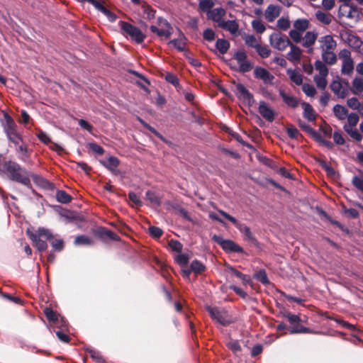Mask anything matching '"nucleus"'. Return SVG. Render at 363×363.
<instances>
[{"mask_svg":"<svg viewBox=\"0 0 363 363\" xmlns=\"http://www.w3.org/2000/svg\"><path fill=\"white\" fill-rule=\"evenodd\" d=\"M0 174H7L11 181L21 184L28 188L32 187L29 172L16 162L4 161L1 164Z\"/></svg>","mask_w":363,"mask_h":363,"instance_id":"nucleus-1","label":"nucleus"},{"mask_svg":"<svg viewBox=\"0 0 363 363\" xmlns=\"http://www.w3.org/2000/svg\"><path fill=\"white\" fill-rule=\"evenodd\" d=\"M26 235L32 241L33 245L39 252L45 251L48 247L47 241H50L53 239V235L51 231L45 228H38L35 233L28 229Z\"/></svg>","mask_w":363,"mask_h":363,"instance_id":"nucleus-2","label":"nucleus"},{"mask_svg":"<svg viewBox=\"0 0 363 363\" xmlns=\"http://www.w3.org/2000/svg\"><path fill=\"white\" fill-rule=\"evenodd\" d=\"M5 123L3 124L4 131L8 139L15 145H18L19 142H23L22 135L17 131V125L13 118L7 113L4 114Z\"/></svg>","mask_w":363,"mask_h":363,"instance_id":"nucleus-3","label":"nucleus"},{"mask_svg":"<svg viewBox=\"0 0 363 363\" xmlns=\"http://www.w3.org/2000/svg\"><path fill=\"white\" fill-rule=\"evenodd\" d=\"M218 213L225 219L230 221L235 226V228H238L240 230V232L244 235L245 239L246 240L251 242L255 246L259 245V243L258 240L253 235V233L251 232L250 228L248 226L243 223H241L235 217L232 216L231 215H230L229 213L223 210H219Z\"/></svg>","mask_w":363,"mask_h":363,"instance_id":"nucleus-4","label":"nucleus"},{"mask_svg":"<svg viewBox=\"0 0 363 363\" xmlns=\"http://www.w3.org/2000/svg\"><path fill=\"white\" fill-rule=\"evenodd\" d=\"M119 26L124 36L130 37L137 44L144 42L146 35L138 27L123 21L119 22Z\"/></svg>","mask_w":363,"mask_h":363,"instance_id":"nucleus-5","label":"nucleus"},{"mask_svg":"<svg viewBox=\"0 0 363 363\" xmlns=\"http://www.w3.org/2000/svg\"><path fill=\"white\" fill-rule=\"evenodd\" d=\"M212 240L226 252L244 253L243 248L231 240H225L218 235H213Z\"/></svg>","mask_w":363,"mask_h":363,"instance_id":"nucleus-6","label":"nucleus"},{"mask_svg":"<svg viewBox=\"0 0 363 363\" xmlns=\"http://www.w3.org/2000/svg\"><path fill=\"white\" fill-rule=\"evenodd\" d=\"M270 44L276 49L283 51L291 43L286 35L281 33H272L269 37Z\"/></svg>","mask_w":363,"mask_h":363,"instance_id":"nucleus-7","label":"nucleus"},{"mask_svg":"<svg viewBox=\"0 0 363 363\" xmlns=\"http://www.w3.org/2000/svg\"><path fill=\"white\" fill-rule=\"evenodd\" d=\"M92 233L96 237L104 241L106 240L107 239L114 241H119L121 240V238L118 235L105 227H99L96 229H94Z\"/></svg>","mask_w":363,"mask_h":363,"instance_id":"nucleus-8","label":"nucleus"},{"mask_svg":"<svg viewBox=\"0 0 363 363\" xmlns=\"http://www.w3.org/2000/svg\"><path fill=\"white\" fill-rule=\"evenodd\" d=\"M206 311L209 313L211 318L223 326L230 325V322L225 318V312L220 310L217 307L207 306Z\"/></svg>","mask_w":363,"mask_h":363,"instance_id":"nucleus-9","label":"nucleus"},{"mask_svg":"<svg viewBox=\"0 0 363 363\" xmlns=\"http://www.w3.org/2000/svg\"><path fill=\"white\" fill-rule=\"evenodd\" d=\"M254 77L256 79H261L266 84H273L274 76L272 75L267 69L262 67H256L254 69Z\"/></svg>","mask_w":363,"mask_h":363,"instance_id":"nucleus-10","label":"nucleus"},{"mask_svg":"<svg viewBox=\"0 0 363 363\" xmlns=\"http://www.w3.org/2000/svg\"><path fill=\"white\" fill-rule=\"evenodd\" d=\"M101 164L108 169L114 175H118L121 174V171L118 169L120 165V160L115 156H110L107 161H100Z\"/></svg>","mask_w":363,"mask_h":363,"instance_id":"nucleus-11","label":"nucleus"},{"mask_svg":"<svg viewBox=\"0 0 363 363\" xmlns=\"http://www.w3.org/2000/svg\"><path fill=\"white\" fill-rule=\"evenodd\" d=\"M330 87L335 94L341 99H344L348 94V90L346 87L343 86V83L340 80H333Z\"/></svg>","mask_w":363,"mask_h":363,"instance_id":"nucleus-12","label":"nucleus"},{"mask_svg":"<svg viewBox=\"0 0 363 363\" xmlns=\"http://www.w3.org/2000/svg\"><path fill=\"white\" fill-rule=\"evenodd\" d=\"M187 38L182 33L181 30L179 29V38L176 39L171 40L169 42V44L172 45L175 48H177L179 51L184 52V53L189 52L188 50H186L185 46L186 44Z\"/></svg>","mask_w":363,"mask_h":363,"instance_id":"nucleus-13","label":"nucleus"},{"mask_svg":"<svg viewBox=\"0 0 363 363\" xmlns=\"http://www.w3.org/2000/svg\"><path fill=\"white\" fill-rule=\"evenodd\" d=\"M21 143V145L18 143V145H15L16 152L18 160L26 162L30 159L32 150H29L28 145L24 144L23 142Z\"/></svg>","mask_w":363,"mask_h":363,"instance_id":"nucleus-14","label":"nucleus"},{"mask_svg":"<svg viewBox=\"0 0 363 363\" xmlns=\"http://www.w3.org/2000/svg\"><path fill=\"white\" fill-rule=\"evenodd\" d=\"M258 111L267 121L272 122L274 120V111L267 106L265 101H262L259 102Z\"/></svg>","mask_w":363,"mask_h":363,"instance_id":"nucleus-15","label":"nucleus"},{"mask_svg":"<svg viewBox=\"0 0 363 363\" xmlns=\"http://www.w3.org/2000/svg\"><path fill=\"white\" fill-rule=\"evenodd\" d=\"M319 42L320 43V48H322L323 52L333 51L337 45L336 41L330 35L321 37Z\"/></svg>","mask_w":363,"mask_h":363,"instance_id":"nucleus-16","label":"nucleus"},{"mask_svg":"<svg viewBox=\"0 0 363 363\" xmlns=\"http://www.w3.org/2000/svg\"><path fill=\"white\" fill-rule=\"evenodd\" d=\"M344 7H349L350 8V10L349 11L347 12V17L350 19H352V18H359V9L358 7L354 5V4L351 2H350V4L349 5H343V4L340 6L339 8V11H338V15L340 17H342V16H345V13H342V11L343 10V8Z\"/></svg>","mask_w":363,"mask_h":363,"instance_id":"nucleus-17","label":"nucleus"},{"mask_svg":"<svg viewBox=\"0 0 363 363\" xmlns=\"http://www.w3.org/2000/svg\"><path fill=\"white\" fill-rule=\"evenodd\" d=\"M281 13V7L270 4L265 11V18L269 22H273Z\"/></svg>","mask_w":363,"mask_h":363,"instance_id":"nucleus-18","label":"nucleus"},{"mask_svg":"<svg viewBox=\"0 0 363 363\" xmlns=\"http://www.w3.org/2000/svg\"><path fill=\"white\" fill-rule=\"evenodd\" d=\"M235 87L237 91V95L239 97H242L245 101H247L249 103L253 101V95L248 91V89L242 84L238 83L236 84Z\"/></svg>","mask_w":363,"mask_h":363,"instance_id":"nucleus-19","label":"nucleus"},{"mask_svg":"<svg viewBox=\"0 0 363 363\" xmlns=\"http://www.w3.org/2000/svg\"><path fill=\"white\" fill-rule=\"evenodd\" d=\"M279 93L280 96L282 98L284 102L288 106L293 108H295L298 106V100L296 97H294L293 96L288 95L287 94H286L284 90H283L281 89H280L279 90Z\"/></svg>","mask_w":363,"mask_h":363,"instance_id":"nucleus-20","label":"nucleus"},{"mask_svg":"<svg viewBox=\"0 0 363 363\" xmlns=\"http://www.w3.org/2000/svg\"><path fill=\"white\" fill-rule=\"evenodd\" d=\"M301 106L303 108V117L308 121H314L316 119V113L313 106L306 102H302Z\"/></svg>","mask_w":363,"mask_h":363,"instance_id":"nucleus-21","label":"nucleus"},{"mask_svg":"<svg viewBox=\"0 0 363 363\" xmlns=\"http://www.w3.org/2000/svg\"><path fill=\"white\" fill-rule=\"evenodd\" d=\"M291 50L287 54V59L291 62H298L301 60L302 51L292 43L289 45Z\"/></svg>","mask_w":363,"mask_h":363,"instance_id":"nucleus-22","label":"nucleus"},{"mask_svg":"<svg viewBox=\"0 0 363 363\" xmlns=\"http://www.w3.org/2000/svg\"><path fill=\"white\" fill-rule=\"evenodd\" d=\"M208 18H211L213 21L218 23V26L219 23L223 20H222L223 17L225 15V10L221 7L216 8L211 11Z\"/></svg>","mask_w":363,"mask_h":363,"instance_id":"nucleus-23","label":"nucleus"},{"mask_svg":"<svg viewBox=\"0 0 363 363\" xmlns=\"http://www.w3.org/2000/svg\"><path fill=\"white\" fill-rule=\"evenodd\" d=\"M218 26L232 34L235 33L239 28V25L235 20L223 21L219 23Z\"/></svg>","mask_w":363,"mask_h":363,"instance_id":"nucleus-24","label":"nucleus"},{"mask_svg":"<svg viewBox=\"0 0 363 363\" xmlns=\"http://www.w3.org/2000/svg\"><path fill=\"white\" fill-rule=\"evenodd\" d=\"M145 197L152 205L156 207H159L162 204V197L155 191L151 190L147 191Z\"/></svg>","mask_w":363,"mask_h":363,"instance_id":"nucleus-25","label":"nucleus"},{"mask_svg":"<svg viewBox=\"0 0 363 363\" xmlns=\"http://www.w3.org/2000/svg\"><path fill=\"white\" fill-rule=\"evenodd\" d=\"M30 177L37 185L41 187L49 188L52 185L51 182H50L48 179H45L41 175L31 173L29 175V177Z\"/></svg>","mask_w":363,"mask_h":363,"instance_id":"nucleus-26","label":"nucleus"},{"mask_svg":"<svg viewBox=\"0 0 363 363\" xmlns=\"http://www.w3.org/2000/svg\"><path fill=\"white\" fill-rule=\"evenodd\" d=\"M150 29L151 32L156 33L159 37H164L168 39L172 35L173 28H166V29L158 28L157 26L152 25L150 27Z\"/></svg>","mask_w":363,"mask_h":363,"instance_id":"nucleus-27","label":"nucleus"},{"mask_svg":"<svg viewBox=\"0 0 363 363\" xmlns=\"http://www.w3.org/2000/svg\"><path fill=\"white\" fill-rule=\"evenodd\" d=\"M43 313L50 323H52L53 325H57V323H58L60 315L51 308H45Z\"/></svg>","mask_w":363,"mask_h":363,"instance_id":"nucleus-28","label":"nucleus"},{"mask_svg":"<svg viewBox=\"0 0 363 363\" xmlns=\"http://www.w3.org/2000/svg\"><path fill=\"white\" fill-rule=\"evenodd\" d=\"M291 334H297V333H312V334H317L318 332H314L312 329L309 328H306L302 325H301L299 323L294 324L291 330H290Z\"/></svg>","mask_w":363,"mask_h":363,"instance_id":"nucleus-29","label":"nucleus"},{"mask_svg":"<svg viewBox=\"0 0 363 363\" xmlns=\"http://www.w3.org/2000/svg\"><path fill=\"white\" fill-rule=\"evenodd\" d=\"M291 82L296 85H303V76L296 69H289L286 71Z\"/></svg>","mask_w":363,"mask_h":363,"instance_id":"nucleus-30","label":"nucleus"},{"mask_svg":"<svg viewBox=\"0 0 363 363\" xmlns=\"http://www.w3.org/2000/svg\"><path fill=\"white\" fill-rule=\"evenodd\" d=\"M317 37L318 34L316 33L308 31L303 38V46L305 48L311 47L314 45Z\"/></svg>","mask_w":363,"mask_h":363,"instance_id":"nucleus-31","label":"nucleus"},{"mask_svg":"<svg viewBox=\"0 0 363 363\" xmlns=\"http://www.w3.org/2000/svg\"><path fill=\"white\" fill-rule=\"evenodd\" d=\"M230 43L228 40L223 38H218L216 43V48L222 55L225 54L230 48Z\"/></svg>","mask_w":363,"mask_h":363,"instance_id":"nucleus-32","label":"nucleus"},{"mask_svg":"<svg viewBox=\"0 0 363 363\" xmlns=\"http://www.w3.org/2000/svg\"><path fill=\"white\" fill-rule=\"evenodd\" d=\"M315 18L324 25H329L332 22L333 16L330 13L318 11L315 13Z\"/></svg>","mask_w":363,"mask_h":363,"instance_id":"nucleus-33","label":"nucleus"},{"mask_svg":"<svg viewBox=\"0 0 363 363\" xmlns=\"http://www.w3.org/2000/svg\"><path fill=\"white\" fill-rule=\"evenodd\" d=\"M333 113L339 120H344L348 114V110L342 105L336 104L333 107Z\"/></svg>","mask_w":363,"mask_h":363,"instance_id":"nucleus-34","label":"nucleus"},{"mask_svg":"<svg viewBox=\"0 0 363 363\" xmlns=\"http://www.w3.org/2000/svg\"><path fill=\"white\" fill-rule=\"evenodd\" d=\"M317 162L319 166L325 171L328 177H335L336 174L335 170L329 165L327 162L323 159H317Z\"/></svg>","mask_w":363,"mask_h":363,"instance_id":"nucleus-35","label":"nucleus"},{"mask_svg":"<svg viewBox=\"0 0 363 363\" xmlns=\"http://www.w3.org/2000/svg\"><path fill=\"white\" fill-rule=\"evenodd\" d=\"M56 199L61 203H69L72 200V197L64 190L57 191Z\"/></svg>","mask_w":363,"mask_h":363,"instance_id":"nucleus-36","label":"nucleus"},{"mask_svg":"<svg viewBox=\"0 0 363 363\" xmlns=\"http://www.w3.org/2000/svg\"><path fill=\"white\" fill-rule=\"evenodd\" d=\"M191 269L196 274H201L206 270V266L200 261L194 259L190 265Z\"/></svg>","mask_w":363,"mask_h":363,"instance_id":"nucleus-37","label":"nucleus"},{"mask_svg":"<svg viewBox=\"0 0 363 363\" xmlns=\"http://www.w3.org/2000/svg\"><path fill=\"white\" fill-rule=\"evenodd\" d=\"M227 347L235 354H238L242 351L241 345L238 340L230 339L226 343Z\"/></svg>","mask_w":363,"mask_h":363,"instance_id":"nucleus-38","label":"nucleus"},{"mask_svg":"<svg viewBox=\"0 0 363 363\" xmlns=\"http://www.w3.org/2000/svg\"><path fill=\"white\" fill-rule=\"evenodd\" d=\"M295 30L303 32L309 27V21L306 18H298L294 23Z\"/></svg>","mask_w":363,"mask_h":363,"instance_id":"nucleus-39","label":"nucleus"},{"mask_svg":"<svg viewBox=\"0 0 363 363\" xmlns=\"http://www.w3.org/2000/svg\"><path fill=\"white\" fill-rule=\"evenodd\" d=\"M74 243L75 245H92L94 240L86 235H81L75 238Z\"/></svg>","mask_w":363,"mask_h":363,"instance_id":"nucleus-40","label":"nucleus"},{"mask_svg":"<svg viewBox=\"0 0 363 363\" xmlns=\"http://www.w3.org/2000/svg\"><path fill=\"white\" fill-rule=\"evenodd\" d=\"M254 278L264 285H268L270 284L269 279H268L267 272L264 269H260L255 273Z\"/></svg>","mask_w":363,"mask_h":363,"instance_id":"nucleus-41","label":"nucleus"},{"mask_svg":"<svg viewBox=\"0 0 363 363\" xmlns=\"http://www.w3.org/2000/svg\"><path fill=\"white\" fill-rule=\"evenodd\" d=\"M353 89L352 92L354 94H358L363 91V79L355 77L352 81Z\"/></svg>","mask_w":363,"mask_h":363,"instance_id":"nucleus-42","label":"nucleus"},{"mask_svg":"<svg viewBox=\"0 0 363 363\" xmlns=\"http://www.w3.org/2000/svg\"><path fill=\"white\" fill-rule=\"evenodd\" d=\"M360 177L354 176L352 179V185L359 191L363 193V171L359 169Z\"/></svg>","mask_w":363,"mask_h":363,"instance_id":"nucleus-43","label":"nucleus"},{"mask_svg":"<svg viewBox=\"0 0 363 363\" xmlns=\"http://www.w3.org/2000/svg\"><path fill=\"white\" fill-rule=\"evenodd\" d=\"M322 58L325 63L329 65H334L337 61V57L333 51L323 52Z\"/></svg>","mask_w":363,"mask_h":363,"instance_id":"nucleus-44","label":"nucleus"},{"mask_svg":"<svg viewBox=\"0 0 363 363\" xmlns=\"http://www.w3.org/2000/svg\"><path fill=\"white\" fill-rule=\"evenodd\" d=\"M354 69L353 60L342 61V73L345 74H350Z\"/></svg>","mask_w":363,"mask_h":363,"instance_id":"nucleus-45","label":"nucleus"},{"mask_svg":"<svg viewBox=\"0 0 363 363\" xmlns=\"http://www.w3.org/2000/svg\"><path fill=\"white\" fill-rule=\"evenodd\" d=\"M344 130L354 140L357 141H360L362 139V135L359 133L357 129L351 128L347 125H344Z\"/></svg>","mask_w":363,"mask_h":363,"instance_id":"nucleus-46","label":"nucleus"},{"mask_svg":"<svg viewBox=\"0 0 363 363\" xmlns=\"http://www.w3.org/2000/svg\"><path fill=\"white\" fill-rule=\"evenodd\" d=\"M298 125L303 130L307 133L313 138L318 133L315 131V130H314L312 127H311L309 125L306 124L304 121L301 120L298 121Z\"/></svg>","mask_w":363,"mask_h":363,"instance_id":"nucleus-47","label":"nucleus"},{"mask_svg":"<svg viewBox=\"0 0 363 363\" xmlns=\"http://www.w3.org/2000/svg\"><path fill=\"white\" fill-rule=\"evenodd\" d=\"M252 27L255 32L260 34L263 33L266 30L264 23L259 19H255L252 21Z\"/></svg>","mask_w":363,"mask_h":363,"instance_id":"nucleus-48","label":"nucleus"},{"mask_svg":"<svg viewBox=\"0 0 363 363\" xmlns=\"http://www.w3.org/2000/svg\"><path fill=\"white\" fill-rule=\"evenodd\" d=\"M255 50L262 58H267L271 54V50L267 45L259 44Z\"/></svg>","mask_w":363,"mask_h":363,"instance_id":"nucleus-49","label":"nucleus"},{"mask_svg":"<svg viewBox=\"0 0 363 363\" xmlns=\"http://www.w3.org/2000/svg\"><path fill=\"white\" fill-rule=\"evenodd\" d=\"M286 130L289 137L291 139H298V136H302L298 130L292 124L288 125Z\"/></svg>","mask_w":363,"mask_h":363,"instance_id":"nucleus-50","label":"nucleus"},{"mask_svg":"<svg viewBox=\"0 0 363 363\" xmlns=\"http://www.w3.org/2000/svg\"><path fill=\"white\" fill-rule=\"evenodd\" d=\"M143 11L144 14L146 15V18L149 20L153 19L155 17L156 11L152 9V7L146 3H145L143 6Z\"/></svg>","mask_w":363,"mask_h":363,"instance_id":"nucleus-51","label":"nucleus"},{"mask_svg":"<svg viewBox=\"0 0 363 363\" xmlns=\"http://www.w3.org/2000/svg\"><path fill=\"white\" fill-rule=\"evenodd\" d=\"M315 67L316 70L320 73V75L327 77L328 74V69L327 66L321 61L316 60L315 62Z\"/></svg>","mask_w":363,"mask_h":363,"instance_id":"nucleus-52","label":"nucleus"},{"mask_svg":"<svg viewBox=\"0 0 363 363\" xmlns=\"http://www.w3.org/2000/svg\"><path fill=\"white\" fill-rule=\"evenodd\" d=\"M314 82H315L317 86L321 90H324L328 84L326 77L321 75H315L314 77Z\"/></svg>","mask_w":363,"mask_h":363,"instance_id":"nucleus-53","label":"nucleus"},{"mask_svg":"<svg viewBox=\"0 0 363 363\" xmlns=\"http://www.w3.org/2000/svg\"><path fill=\"white\" fill-rule=\"evenodd\" d=\"M168 245L174 252H181L182 251L183 245L179 240L172 239L169 241Z\"/></svg>","mask_w":363,"mask_h":363,"instance_id":"nucleus-54","label":"nucleus"},{"mask_svg":"<svg viewBox=\"0 0 363 363\" xmlns=\"http://www.w3.org/2000/svg\"><path fill=\"white\" fill-rule=\"evenodd\" d=\"M313 139L319 143L320 144L325 146L326 147L329 148V149H332L333 147V143L330 141V140H327L325 139H324L320 134H319L318 133L315 135V136L313 138Z\"/></svg>","mask_w":363,"mask_h":363,"instance_id":"nucleus-55","label":"nucleus"},{"mask_svg":"<svg viewBox=\"0 0 363 363\" xmlns=\"http://www.w3.org/2000/svg\"><path fill=\"white\" fill-rule=\"evenodd\" d=\"M302 90L307 96L311 97H313L316 94L315 87L310 84H303Z\"/></svg>","mask_w":363,"mask_h":363,"instance_id":"nucleus-56","label":"nucleus"},{"mask_svg":"<svg viewBox=\"0 0 363 363\" xmlns=\"http://www.w3.org/2000/svg\"><path fill=\"white\" fill-rule=\"evenodd\" d=\"M245 40V44L250 48H256L259 43H257V40L255 35H247L245 38H243Z\"/></svg>","mask_w":363,"mask_h":363,"instance_id":"nucleus-57","label":"nucleus"},{"mask_svg":"<svg viewBox=\"0 0 363 363\" xmlns=\"http://www.w3.org/2000/svg\"><path fill=\"white\" fill-rule=\"evenodd\" d=\"M51 241V245L52 248L57 252H61L65 248V242L62 239H52Z\"/></svg>","mask_w":363,"mask_h":363,"instance_id":"nucleus-58","label":"nucleus"},{"mask_svg":"<svg viewBox=\"0 0 363 363\" xmlns=\"http://www.w3.org/2000/svg\"><path fill=\"white\" fill-rule=\"evenodd\" d=\"M284 317L287 318V320L292 325V326L294 324L298 323L301 321V318H300L299 315L293 314L290 312L284 313Z\"/></svg>","mask_w":363,"mask_h":363,"instance_id":"nucleus-59","label":"nucleus"},{"mask_svg":"<svg viewBox=\"0 0 363 363\" xmlns=\"http://www.w3.org/2000/svg\"><path fill=\"white\" fill-rule=\"evenodd\" d=\"M175 261L180 266H186L189 261V257L186 254H180L175 257Z\"/></svg>","mask_w":363,"mask_h":363,"instance_id":"nucleus-60","label":"nucleus"},{"mask_svg":"<svg viewBox=\"0 0 363 363\" xmlns=\"http://www.w3.org/2000/svg\"><path fill=\"white\" fill-rule=\"evenodd\" d=\"M87 147L91 151L96 152L99 155H102L104 153V148L96 143H89L87 144Z\"/></svg>","mask_w":363,"mask_h":363,"instance_id":"nucleus-61","label":"nucleus"},{"mask_svg":"<svg viewBox=\"0 0 363 363\" xmlns=\"http://www.w3.org/2000/svg\"><path fill=\"white\" fill-rule=\"evenodd\" d=\"M213 6L212 0H202L199 3V8L204 12H208Z\"/></svg>","mask_w":363,"mask_h":363,"instance_id":"nucleus-62","label":"nucleus"},{"mask_svg":"<svg viewBox=\"0 0 363 363\" xmlns=\"http://www.w3.org/2000/svg\"><path fill=\"white\" fill-rule=\"evenodd\" d=\"M149 233L154 238H160L163 234V230L159 227L150 226Z\"/></svg>","mask_w":363,"mask_h":363,"instance_id":"nucleus-63","label":"nucleus"},{"mask_svg":"<svg viewBox=\"0 0 363 363\" xmlns=\"http://www.w3.org/2000/svg\"><path fill=\"white\" fill-rule=\"evenodd\" d=\"M277 26L281 30H286L290 27V21L288 18H281L277 21Z\"/></svg>","mask_w":363,"mask_h":363,"instance_id":"nucleus-64","label":"nucleus"}]
</instances>
